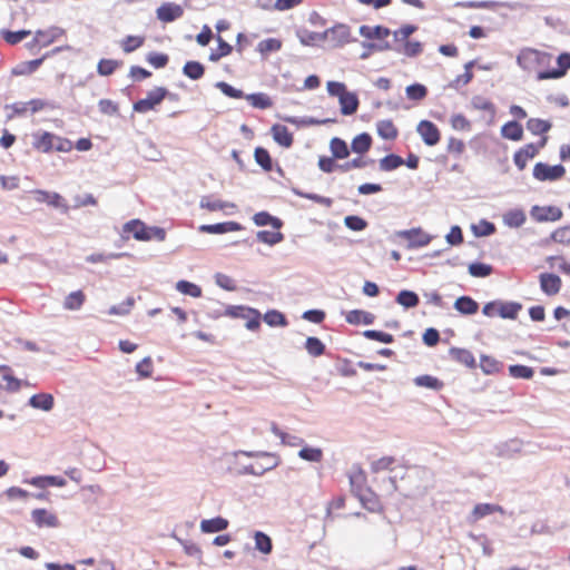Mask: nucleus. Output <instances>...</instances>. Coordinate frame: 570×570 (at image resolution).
<instances>
[{"instance_id": "nucleus-1", "label": "nucleus", "mask_w": 570, "mask_h": 570, "mask_svg": "<svg viewBox=\"0 0 570 570\" xmlns=\"http://www.w3.org/2000/svg\"><path fill=\"white\" fill-rule=\"evenodd\" d=\"M168 95V90L165 87H156L148 91L146 98L139 99L134 102L132 109L136 112L145 114L153 110L158 106Z\"/></svg>"}, {"instance_id": "nucleus-2", "label": "nucleus", "mask_w": 570, "mask_h": 570, "mask_svg": "<svg viewBox=\"0 0 570 570\" xmlns=\"http://www.w3.org/2000/svg\"><path fill=\"white\" fill-rule=\"evenodd\" d=\"M550 55L535 49H524L517 57V63L523 70H532L538 65L548 62Z\"/></svg>"}, {"instance_id": "nucleus-3", "label": "nucleus", "mask_w": 570, "mask_h": 570, "mask_svg": "<svg viewBox=\"0 0 570 570\" xmlns=\"http://www.w3.org/2000/svg\"><path fill=\"white\" fill-rule=\"evenodd\" d=\"M395 236L399 238L406 239L409 242V249L428 246L433 238L430 234L424 233L420 227L399 230L395 233Z\"/></svg>"}, {"instance_id": "nucleus-4", "label": "nucleus", "mask_w": 570, "mask_h": 570, "mask_svg": "<svg viewBox=\"0 0 570 570\" xmlns=\"http://www.w3.org/2000/svg\"><path fill=\"white\" fill-rule=\"evenodd\" d=\"M566 168L562 165H549L546 163H537L533 167V177L539 181H556L562 178Z\"/></svg>"}, {"instance_id": "nucleus-5", "label": "nucleus", "mask_w": 570, "mask_h": 570, "mask_svg": "<svg viewBox=\"0 0 570 570\" xmlns=\"http://www.w3.org/2000/svg\"><path fill=\"white\" fill-rule=\"evenodd\" d=\"M416 131L426 146H435L440 141V130L430 120H421L416 126Z\"/></svg>"}, {"instance_id": "nucleus-6", "label": "nucleus", "mask_w": 570, "mask_h": 570, "mask_svg": "<svg viewBox=\"0 0 570 570\" xmlns=\"http://www.w3.org/2000/svg\"><path fill=\"white\" fill-rule=\"evenodd\" d=\"M184 14V8L175 2H164L156 10V17L159 21L169 23L181 18Z\"/></svg>"}, {"instance_id": "nucleus-7", "label": "nucleus", "mask_w": 570, "mask_h": 570, "mask_svg": "<svg viewBox=\"0 0 570 570\" xmlns=\"http://www.w3.org/2000/svg\"><path fill=\"white\" fill-rule=\"evenodd\" d=\"M531 217L537 222H557L562 217V210L556 206H533L530 212Z\"/></svg>"}, {"instance_id": "nucleus-8", "label": "nucleus", "mask_w": 570, "mask_h": 570, "mask_svg": "<svg viewBox=\"0 0 570 570\" xmlns=\"http://www.w3.org/2000/svg\"><path fill=\"white\" fill-rule=\"evenodd\" d=\"M332 47L338 48L354 41L351 29L344 23H337L330 28Z\"/></svg>"}, {"instance_id": "nucleus-9", "label": "nucleus", "mask_w": 570, "mask_h": 570, "mask_svg": "<svg viewBox=\"0 0 570 570\" xmlns=\"http://www.w3.org/2000/svg\"><path fill=\"white\" fill-rule=\"evenodd\" d=\"M124 233L132 234L137 240L147 242L151 239L148 227L139 219H131L124 225Z\"/></svg>"}, {"instance_id": "nucleus-10", "label": "nucleus", "mask_w": 570, "mask_h": 570, "mask_svg": "<svg viewBox=\"0 0 570 570\" xmlns=\"http://www.w3.org/2000/svg\"><path fill=\"white\" fill-rule=\"evenodd\" d=\"M198 229L200 233L206 234H225L229 232L242 230L243 226L236 222H224L217 224L200 225Z\"/></svg>"}, {"instance_id": "nucleus-11", "label": "nucleus", "mask_w": 570, "mask_h": 570, "mask_svg": "<svg viewBox=\"0 0 570 570\" xmlns=\"http://www.w3.org/2000/svg\"><path fill=\"white\" fill-rule=\"evenodd\" d=\"M32 521L39 528H57L59 525V521L53 513H50L46 509H35L31 512Z\"/></svg>"}, {"instance_id": "nucleus-12", "label": "nucleus", "mask_w": 570, "mask_h": 570, "mask_svg": "<svg viewBox=\"0 0 570 570\" xmlns=\"http://www.w3.org/2000/svg\"><path fill=\"white\" fill-rule=\"evenodd\" d=\"M539 151V148L534 144H528L520 148L513 156L515 166L523 170L527 167L528 160L534 158Z\"/></svg>"}, {"instance_id": "nucleus-13", "label": "nucleus", "mask_w": 570, "mask_h": 570, "mask_svg": "<svg viewBox=\"0 0 570 570\" xmlns=\"http://www.w3.org/2000/svg\"><path fill=\"white\" fill-rule=\"evenodd\" d=\"M540 287L547 295H556L561 288V279L556 274L543 273L540 275Z\"/></svg>"}, {"instance_id": "nucleus-14", "label": "nucleus", "mask_w": 570, "mask_h": 570, "mask_svg": "<svg viewBox=\"0 0 570 570\" xmlns=\"http://www.w3.org/2000/svg\"><path fill=\"white\" fill-rule=\"evenodd\" d=\"M340 108L341 112L344 116H351L354 115L357 111L360 100L355 92L347 91L343 94L340 99Z\"/></svg>"}, {"instance_id": "nucleus-15", "label": "nucleus", "mask_w": 570, "mask_h": 570, "mask_svg": "<svg viewBox=\"0 0 570 570\" xmlns=\"http://www.w3.org/2000/svg\"><path fill=\"white\" fill-rule=\"evenodd\" d=\"M271 134L275 142L284 148H289L293 145V134L288 128L281 124H275L271 128Z\"/></svg>"}, {"instance_id": "nucleus-16", "label": "nucleus", "mask_w": 570, "mask_h": 570, "mask_svg": "<svg viewBox=\"0 0 570 570\" xmlns=\"http://www.w3.org/2000/svg\"><path fill=\"white\" fill-rule=\"evenodd\" d=\"M32 137H33L32 146L36 149H38L42 153H49L53 149V142L56 139V135L48 132V131H43V132L33 134Z\"/></svg>"}, {"instance_id": "nucleus-17", "label": "nucleus", "mask_w": 570, "mask_h": 570, "mask_svg": "<svg viewBox=\"0 0 570 570\" xmlns=\"http://www.w3.org/2000/svg\"><path fill=\"white\" fill-rule=\"evenodd\" d=\"M28 404L33 409L49 412L55 405V400L53 396L49 393H39L32 395L29 399Z\"/></svg>"}, {"instance_id": "nucleus-18", "label": "nucleus", "mask_w": 570, "mask_h": 570, "mask_svg": "<svg viewBox=\"0 0 570 570\" xmlns=\"http://www.w3.org/2000/svg\"><path fill=\"white\" fill-rule=\"evenodd\" d=\"M199 207L209 212L235 209L234 203L214 199L210 196H203L199 202Z\"/></svg>"}, {"instance_id": "nucleus-19", "label": "nucleus", "mask_w": 570, "mask_h": 570, "mask_svg": "<svg viewBox=\"0 0 570 570\" xmlns=\"http://www.w3.org/2000/svg\"><path fill=\"white\" fill-rule=\"evenodd\" d=\"M345 320L348 324L352 325H371L374 323L375 316L363 309H353L346 313Z\"/></svg>"}, {"instance_id": "nucleus-20", "label": "nucleus", "mask_w": 570, "mask_h": 570, "mask_svg": "<svg viewBox=\"0 0 570 570\" xmlns=\"http://www.w3.org/2000/svg\"><path fill=\"white\" fill-rule=\"evenodd\" d=\"M229 522L223 517H215L212 519H205L200 522V530L204 533H215L227 529Z\"/></svg>"}, {"instance_id": "nucleus-21", "label": "nucleus", "mask_w": 570, "mask_h": 570, "mask_svg": "<svg viewBox=\"0 0 570 570\" xmlns=\"http://www.w3.org/2000/svg\"><path fill=\"white\" fill-rule=\"evenodd\" d=\"M252 219L256 226H272L276 230L281 229L284 225L281 218L271 215L268 212H258Z\"/></svg>"}, {"instance_id": "nucleus-22", "label": "nucleus", "mask_w": 570, "mask_h": 570, "mask_svg": "<svg viewBox=\"0 0 570 570\" xmlns=\"http://www.w3.org/2000/svg\"><path fill=\"white\" fill-rule=\"evenodd\" d=\"M358 32L362 37L366 39H385L391 35V30L383 26H366L363 24L360 27Z\"/></svg>"}, {"instance_id": "nucleus-23", "label": "nucleus", "mask_w": 570, "mask_h": 570, "mask_svg": "<svg viewBox=\"0 0 570 570\" xmlns=\"http://www.w3.org/2000/svg\"><path fill=\"white\" fill-rule=\"evenodd\" d=\"M525 213L520 208L510 209L502 216L503 224L510 228L521 227L525 223Z\"/></svg>"}, {"instance_id": "nucleus-24", "label": "nucleus", "mask_w": 570, "mask_h": 570, "mask_svg": "<svg viewBox=\"0 0 570 570\" xmlns=\"http://www.w3.org/2000/svg\"><path fill=\"white\" fill-rule=\"evenodd\" d=\"M372 146V137L367 132L356 135L351 142L350 150L363 155L370 150Z\"/></svg>"}, {"instance_id": "nucleus-25", "label": "nucleus", "mask_w": 570, "mask_h": 570, "mask_svg": "<svg viewBox=\"0 0 570 570\" xmlns=\"http://www.w3.org/2000/svg\"><path fill=\"white\" fill-rule=\"evenodd\" d=\"M501 135L505 139L519 141L523 137V128L518 121L511 120L501 127Z\"/></svg>"}, {"instance_id": "nucleus-26", "label": "nucleus", "mask_w": 570, "mask_h": 570, "mask_svg": "<svg viewBox=\"0 0 570 570\" xmlns=\"http://www.w3.org/2000/svg\"><path fill=\"white\" fill-rule=\"evenodd\" d=\"M454 308L463 315H473L479 309V304L470 296H460L454 302Z\"/></svg>"}, {"instance_id": "nucleus-27", "label": "nucleus", "mask_w": 570, "mask_h": 570, "mask_svg": "<svg viewBox=\"0 0 570 570\" xmlns=\"http://www.w3.org/2000/svg\"><path fill=\"white\" fill-rule=\"evenodd\" d=\"M330 150L333 158L345 159L350 156L351 150L346 141L338 137H333L330 141Z\"/></svg>"}, {"instance_id": "nucleus-28", "label": "nucleus", "mask_w": 570, "mask_h": 570, "mask_svg": "<svg viewBox=\"0 0 570 570\" xmlns=\"http://www.w3.org/2000/svg\"><path fill=\"white\" fill-rule=\"evenodd\" d=\"M36 200L38 203H47L48 205L59 208L65 206L63 198L57 193H49L46 190H35Z\"/></svg>"}, {"instance_id": "nucleus-29", "label": "nucleus", "mask_w": 570, "mask_h": 570, "mask_svg": "<svg viewBox=\"0 0 570 570\" xmlns=\"http://www.w3.org/2000/svg\"><path fill=\"white\" fill-rule=\"evenodd\" d=\"M138 151L145 159L149 161H158L161 157V154L157 149L156 145L149 139H145L140 142Z\"/></svg>"}, {"instance_id": "nucleus-30", "label": "nucleus", "mask_w": 570, "mask_h": 570, "mask_svg": "<svg viewBox=\"0 0 570 570\" xmlns=\"http://www.w3.org/2000/svg\"><path fill=\"white\" fill-rule=\"evenodd\" d=\"M86 301L82 291H75L68 294L63 301V308L67 311H79Z\"/></svg>"}, {"instance_id": "nucleus-31", "label": "nucleus", "mask_w": 570, "mask_h": 570, "mask_svg": "<svg viewBox=\"0 0 570 570\" xmlns=\"http://www.w3.org/2000/svg\"><path fill=\"white\" fill-rule=\"evenodd\" d=\"M522 305L517 302H499L498 315L502 318L515 320Z\"/></svg>"}, {"instance_id": "nucleus-32", "label": "nucleus", "mask_w": 570, "mask_h": 570, "mask_svg": "<svg viewBox=\"0 0 570 570\" xmlns=\"http://www.w3.org/2000/svg\"><path fill=\"white\" fill-rule=\"evenodd\" d=\"M494 512H500L501 514H503L504 510L501 505H498V504L479 503L474 507V509L472 511L473 521L482 519V518H484L489 514H492Z\"/></svg>"}, {"instance_id": "nucleus-33", "label": "nucleus", "mask_w": 570, "mask_h": 570, "mask_svg": "<svg viewBox=\"0 0 570 570\" xmlns=\"http://www.w3.org/2000/svg\"><path fill=\"white\" fill-rule=\"evenodd\" d=\"M65 33L63 29L59 27H51L48 30H38L36 32V40L39 43L49 45Z\"/></svg>"}, {"instance_id": "nucleus-34", "label": "nucleus", "mask_w": 570, "mask_h": 570, "mask_svg": "<svg viewBox=\"0 0 570 570\" xmlns=\"http://www.w3.org/2000/svg\"><path fill=\"white\" fill-rule=\"evenodd\" d=\"M451 356L459 363L473 368L475 367V358L473 354L465 348L452 347L450 350Z\"/></svg>"}, {"instance_id": "nucleus-35", "label": "nucleus", "mask_w": 570, "mask_h": 570, "mask_svg": "<svg viewBox=\"0 0 570 570\" xmlns=\"http://www.w3.org/2000/svg\"><path fill=\"white\" fill-rule=\"evenodd\" d=\"M376 131L381 138L386 140H393L397 137V129L389 119L377 121Z\"/></svg>"}, {"instance_id": "nucleus-36", "label": "nucleus", "mask_w": 570, "mask_h": 570, "mask_svg": "<svg viewBox=\"0 0 570 570\" xmlns=\"http://www.w3.org/2000/svg\"><path fill=\"white\" fill-rule=\"evenodd\" d=\"M422 50L423 45L420 41H405L403 45H397L394 47V51L410 58L419 56Z\"/></svg>"}, {"instance_id": "nucleus-37", "label": "nucleus", "mask_w": 570, "mask_h": 570, "mask_svg": "<svg viewBox=\"0 0 570 570\" xmlns=\"http://www.w3.org/2000/svg\"><path fill=\"white\" fill-rule=\"evenodd\" d=\"M263 320L271 327H285L288 324L286 316L277 309L267 311Z\"/></svg>"}, {"instance_id": "nucleus-38", "label": "nucleus", "mask_w": 570, "mask_h": 570, "mask_svg": "<svg viewBox=\"0 0 570 570\" xmlns=\"http://www.w3.org/2000/svg\"><path fill=\"white\" fill-rule=\"evenodd\" d=\"M395 301L405 308H413L419 305L420 298L416 293L409 289H402L396 295Z\"/></svg>"}, {"instance_id": "nucleus-39", "label": "nucleus", "mask_w": 570, "mask_h": 570, "mask_svg": "<svg viewBox=\"0 0 570 570\" xmlns=\"http://www.w3.org/2000/svg\"><path fill=\"white\" fill-rule=\"evenodd\" d=\"M237 454H244V455H247V456H257V458H262L264 460V462H257L255 463L254 465L256 466H262V468H266V466H271V470L274 469L275 466H277L278 464V461L277 459L272 455L271 453H267V452H246V451H239V452H236L235 455Z\"/></svg>"}, {"instance_id": "nucleus-40", "label": "nucleus", "mask_w": 570, "mask_h": 570, "mask_svg": "<svg viewBox=\"0 0 570 570\" xmlns=\"http://www.w3.org/2000/svg\"><path fill=\"white\" fill-rule=\"evenodd\" d=\"M183 73L191 80L200 79L205 73V67L198 61H187L183 67Z\"/></svg>"}, {"instance_id": "nucleus-41", "label": "nucleus", "mask_w": 570, "mask_h": 570, "mask_svg": "<svg viewBox=\"0 0 570 570\" xmlns=\"http://www.w3.org/2000/svg\"><path fill=\"white\" fill-rule=\"evenodd\" d=\"M414 384L420 387L430 389L433 391H439L443 387V382H441L438 377L432 375H420L414 379Z\"/></svg>"}, {"instance_id": "nucleus-42", "label": "nucleus", "mask_w": 570, "mask_h": 570, "mask_svg": "<svg viewBox=\"0 0 570 570\" xmlns=\"http://www.w3.org/2000/svg\"><path fill=\"white\" fill-rule=\"evenodd\" d=\"M552 125L548 120L530 118L527 121V129L533 135H542L551 129Z\"/></svg>"}, {"instance_id": "nucleus-43", "label": "nucleus", "mask_w": 570, "mask_h": 570, "mask_svg": "<svg viewBox=\"0 0 570 570\" xmlns=\"http://www.w3.org/2000/svg\"><path fill=\"white\" fill-rule=\"evenodd\" d=\"M254 540H255V549L264 554H268L272 552L273 543L272 539L262 531H256L254 533Z\"/></svg>"}, {"instance_id": "nucleus-44", "label": "nucleus", "mask_w": 570, "mask_h": 570, "mask_svg": "<svg viewBox=\"0 0 570 570\" xmlns=\"http://www.w3.org/2000/svg\"><path fill=\"white\" fill-rule=\"evenodd\" d=\"M175 287L179 293L184 295H188L191 297L202 296V288L195 283L181 279L176 283Z\"/></svg>"}, {"instance_id": "nucleus-45", "label": "nucleus", "mask_w": 570, "mask_h": 570, "mask_svg": "<svg viewBox=\"0 0 570 570\" xmlns=\"http://www.w3.org/2000/svg\"><path fill=\"white\" fill-rule=\"evenodd\" d=\"M404 165V159L395 154H390L380 159V169L382 171H391Z\"/></svg>"}, {"instance_id": "nucleus-46", "label": "nucleus", "mask_w": 570, "mask_h": 570, "mask_svg": "<svg viewBox=\"0 0 570 570\" xmlns=\"http://www.w3.org/2000/svg\"><path fill=\"white\" fill-rule=\"evenodd\" d=\"M258 242L274 246L284 239V235L281 232L258 230L256 233Z\"/></svg>"}, {"instance_id": "nucleus-47", "label": "nucleus", "mask_w": 570, "mask_h": 570, "mask_svg": "<svg viewBox=\"0 0 570 570\" xmlns=\"http://www.w3.org/2000/svg\"><path fill=\"white\" fill-rule=\"evenodd\" d=\"M245 99L247 101H249V104L254 108L267 109L272 106L271 98L266 94H263V92L246 95Z\"/></svg>"}, {"instance_id": "nucleus-48", "label": "nucleus", "mask_w": 570, "mask_h": 570, "mask_svg": "<svg viewBox=\"0 0 570 570\" xmlns=\"http://www.w3.org/2000/svg\"><path fill=\"white\" fill-rule=\"evenodd\" d=\"M255 161L266 171L272 170L273 161L267 149L256 147L254 151Z\"/></svg>"}, {"instance_id": "nucleus-49", "label": "nucleus", "mask_w": 570, "mask_h": 570, "mask_svg": "<svg viewBox=\"0 0 570 570\" xmlns=\"http://www.w3.org/2000/svg\"><path fill=\"white\" fill-rule=\"evenodd\" d=\"M305 348L307 353L314 357L321 356L325 352L324 343L315 336H309L306 338Z\"/></svg>"}, {"instance_id": "nucleus-50", "label": "nucleus", "mask_w": 570, "mask_h": 570, "mask_svg": "<svg viewBox=\"0 0 570 570\" xmlns=\"http://www.w3.org/2000/svg\"><path fill=\"white\" fill-rule=\"evenodd\" d=\"M480 367L484 374L491 375L499 372L500 368L502 367V364L491 356L482 355L480 361Z\"/></svg>"}, {"instance_id": "nucleus-51", "label": "nucleus", "mask_w": 570, "mask_h": 570, "mask_svg": "<svg viewBox=\"0 0 570 570\" xmlns=\"http://www.w3.org/2000/svg\"><path fill=\"white\" fill-rule=\"evenodd\" d=\"M362 47L365 49L360 56L361 59H367L371 55V51H385V50H394V47L391 46L390 42H381V43H374V42H362Z\"/></svg>"}, {"instance_id": "nucleus-52", "label": "nucleus", "mask_w": 570, "mask_h": 570, "mask_svg": "<svg viewBox=\"0 0 570 570\" xmlns=\"http://www.w3.org/2000/svg\"><path fill=\"white\" fill-rule=\"evenodd\" d=\"M217 42L218 49L216 51H212L209 55V60L213 62H216L223 57L228 56L233 50V47L228 42H226L220 36H217Z\"/></svg>"}, {"instance_id": "nucleus-53", "label": "nucleus", "mask_w": 570, "mask_h": 570, "mask_svg": "<svg viewBox=\"0 0 570 570\" xmlns=\"http://www.w3.org/2000/svg\"><path fill=\"white\" fill-rule=\"evenodd\" d=\"M373 161H374L373 159H364L363 157L360 156V157L353 158L352 160H348L344 164H340L337 166V170H340L342 173H347L352 169L364 168L367 165L372 164Z\"/></svg>"}, {"instance_id": "nucleus-54", "label": "nucleus", "mask_w": 570, "mask_h": 570, "mask_svg": "<svg viewBox=\"0 0 570 570\" xmlns=\"http://www.w3.org/2000/svg\"><path fill=\"white\" fill-rule=\"evenodd\" d=\"M472 232L476 237H487L495 232L493 223L481 219L478 225H472Z\"/></svg>"}, {"instance_id": "nucleus-55", "label": "nucleus", "mask_w": 570, "mask_h": 570, "mask_svg": "<svg viewBox=\"0 0 570 570\" xmlns=\"http://www.w3.org/2000/svg\"><path fill=\"white\" fill-rule=\"evenodd\" d=\"M492 273V266L481 262L469 265V274L473 277H488Z\"/></svg>"}, {"instance_id": "nucleus-56", "label": "nucleus", "mask_w": 570, "mask_h": 570, "mask_svg": "<svg viewBox=\"0 0 570 570\" xmlns=\"http://www.w3.org/2000/svg\"><path fill=\"white\" fill-rule=\"evenodd\" d=\"M134 305H135V298L132 296H129L122 303L111 306L108 311V314L109 315H118V316L127 315V314H129V312L131 311Z\"/></svg>"}, {"instance_id": "nucleus-57", "label": "nucleus", "mask_w": 570, "mask_h": 570, "mask_svg": "<svg viewBox=\"0 0 570 570\" xmlns=\"http://www.w3.org/2000/svg\"><path fill=\"white\" fill-rule=\"evenodd\" d=\"M298 456L308 462H320L323 458V452L320 448L304 446L299 450Z\"/></svg>"}, {"instance_id": "nucleus-58", "label": "nucleus", "mask_w": 570, "mask_h": 570, "mask_svg": "<svg viewBox=\"0 0 570 570\" xmlns=\"http://www.w3.org/2000/svg\"><path fill=\"white\" fill-rule=\"evenodd\" d=\"M509 374L514 379L529 380L533 376L534 371L532 367L521 364H514L509 366Z\"/></svg>"}, {"instance_id": "nucleus-59", "label": "nucleus", "mask_w": 570, "mask_h": 570, "mask_svg": "<svg viewBox=\"0 0 570 570\" xmlns=\"http://www.w3.org/2000/svg\"><path fill=\"white\" fill-rule=\"evenodd\" d=\"M471 106L475 110L489 111L491 117H493L495 114L494 105L490 100H488L487 98H484L482 96L472 97Z\"/></svg>"}, {"instance_id": "nucleus-60", "label": "nucleus", "mask_w": 570, "mask_h": 570, "mask_svg": "<svg viewBox=\"0 0 570 570\" xmlns=\"http://www.w3.org/2000/svg\"><path fill=\"white\" fill-rule=\"evenodd\" d=\"M344 225L353 232H362L367 227V222L357 215H348L344 218Z\"/></svg>"}, {"instance_id": "nucleus-61", "label": "nucleus", "mask_w": 570, "mask_h": 570, "mask_svg": "<svg viewBox=\"0 0 570 570\" xmlns=\"http://www.w3.org/2000/svg\"><path fill=\"white\" fill-rule=\"evenodd\" d=\"M282 48V41L275 38H268L265 40H262L258 46L257 50L262 55H267L269 52L278 51Z\"/></svg>"}, {"instance_id": "nucleus-62", "label": "nucleus", "mask_w": 570, "mask_h": 570, "mask_svg": "<svg viewBox=\"0 0 570 570\" xmlns=\"http://www.w3.org/2000/svg\"><path fill=\"white\" fill-rule=\"evenodd\" d=\"M215 87L229 98L240 99L246 97V95L240 89H237L225 81L216 82Z\"/></svg>"}, {"instance_id": "nucleus-63", "label": "nucleus", "mask_w": 570, "mask_h": 570, "mask_svg": "<svg viewBox=\"0 0 570 570\" xmlns=\"http://www.w3.org/2000/svg\"><path fill=\"white\" fill-rule=\"evenodd\" d=\"M144 41H145L144 37H140V36H127L121 41V47H122V50L126 53H130V52L137 50L139 47H141L144 45Z\"/></svg>"}, {"instance_id": "nucleus-64", "label": "nucleus", "mask_w": 570, "mask_h": 570, "mask_svg": "<svg viewBox=\"0 0 570 570\" xmlns=\"http://www.w3.org/2000/svg\"><path fill=\"white\" fill-rule=\"evenodd\" d=\"M406 96L412 100H422L428 95V89L422 83H413L406 87Z\"/></svg>"}]
</instances>
